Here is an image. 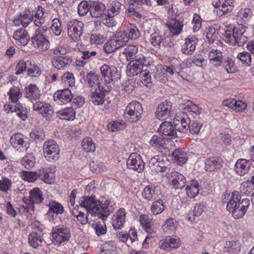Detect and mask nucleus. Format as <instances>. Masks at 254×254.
Instances as JSON below:
<instances>
[{
  "label": "nucleus",
  "instance_id": "f257e3e1",
  "mask_svg": "<svg viewBox=\"0 0 254 254\" xmlns=\"http://www.w3.org/2000/svg\"><path fill=\"white\" fill-rule=\"evenodd\" d=\"M79 204L81 207L85 208L87 211V215L85 216L84 213L82 212L76 217L82 225H85L88 222V213L92 215H97L102 220L105 221L111 212L109 203H101L94 195H84L81 197L79 199Z\"/></svg>",
  "mask_w": 254,
  "mask_h": 254
},
{
  "label": "nucleus",
  "instance_id": "f03ea898",
  "mask_svg": "<svg viewBox=\"0 0 254 254\" xmlns=\"http://www.w3.org/2000/svg\"><path fill=\"white\" fill-rule=\"evenodd\" d=\"M247 29L248 27L243 24H238L233 28L232 31H226L224 34L225 41L232 46H243L250 36Z\"/></svg>",
  "mask_w": 254,
  "mask_h": 254
},
{
  "label": "nucleus",
  "instance_id": "7ed1b4c3",
  "mask_svg": "<svg viewBox=\"0 0 254 254\" xmlns=\"http://www.w3.org/2000/svg\"><path fill=\"white\" fill-rule=\"evenodd\" d=\"M241 195L238 201H233L232 203H230L228 210L231 212L233 216L235 219H238L243 217L247 211L250 204V200L248 198L241 199Z\"/></svg>",
  "mask_w": 254,
  "mask_h": 254
},
{
  "label": "nucleus",
  "instance_id": "20e7f679",
  "mask_svg": "<svg viewBox=\"0 0 254 254\" xmlns=\"http://www.w3.org/2000/svg\"><path fill=\"white\" fill-rule=\"evenodd\" d=\"M143 113L141 104L137 101L129 103L126 107L124 112V118L130 123L139 121Z\"/></svg>",
  "mask_w": 254,
  "mask_h": 254
},
{
  "label": "nucleus",
  "instance_id": "39448f33",
  "mask_svg": "<svg viewBox=\"0 0 254 254\" xmlns=\"http://www.w3.org/2000/svg\"><path fill=\"white\" fill-rule=\"evenodd\" d=\"M52 234V241L55 245H60L62 243L67 242L71 236L69 229L63 225L54 227Z\"/></svg>",
  "mask_w": 254,
  "mask_h": 254
},
{
  "label": "nucleus",
  "instance_id": "423d86ee",
  "mask_svg": "<svg viewBox=\"0 0 254 254\" xmlns=\"http://www.w3.org/2000/svg\"><path fill=\"white\" fill-rule=\"evenodd\" d=\"M43 151L44 156L48 161L54 162L59 159L60 149L54 140H50L44 143Z\"/></svg>",
  "mask_w": 254,
  "mask_h": 254
},
{
  "label": "nucleus",
  "instance_id": "0eeeda50",
  "mask_svg": "<svg viewBox=\"0 0 254 254\" xmlns=\"http://www.w3.org/2000/svg\"><path fill=\"white\" fill-rule=\"evenodd\" d=\"M84 24L82 21L73 19L67 25L68 36L74 42L80 40L83 32Z\"/></svg>",
  "mask_w": 254,
  "mask_h": 254
},
{
  "label": "nucleus",
  "instance_id": "6e6552de",
  "mask_svg": "<svg viewBox=\"0 0 254 254\" xmlns=\"http://www.w3.org/2000/svg\"><path fill=\"white\" fill-rule=\"evenodd\" d=\"M100 71L104 82L107 85L120 78V73L115 66L103 64L100 67Z\"/></svg>",
  "mask_w": 254,
  "mask_h": 254
},
{
  "label": "nucleus",
  "instance_id": "1a4fd4ad",
  "mask_svg": "<svg viewBox=\"0 0 254 254\" xmlns=\"http://www.w3.org/2000/svg\"><path fill=\"white\" fill-rule=\"evenodd\" d=\"M169 162L166 156L156 155L152 157L149 162V166L152 170L158 172H165L168 170Z\"/></svg>",
  "mask_w": 254,
  "mask_h": 254
},
{
  "label": "nucleus",
  "instance_id": "9d476101",
  "mask_svg": "<svg viewBox=\"0 0 254 254\" xmlns=\"http://www.w3.org/2000/svg\"><path fill=\"white\" fill-rule=\"evenodd\" d=\"M32 44L33 47L40 51L47 50L49 48L50 42L45 38L40 30H36L31 38Z\"/></svg>",
  "mask_w": 254,
  "mask_h": 254
},
{
  "label": "nucleus",
  "instance_id": "9b49d317",
  "mask_svg": "<svg viewBox=\"0 0 254 254\" xmlns=\"http://www.w3.org/2000/svg\"><path fill=\"white\" fill-rule=\"evenodd\" d=\"M42 191L38 188H35L29 192V201L30 204L26 206H23L24 211L27 213H29L31 210H33L34 208L33 204H40L41 203L44 197Z\"/></svg>",
  "mask_w": 254,
  "mask_h": 254
},
{
  "label": "nucleus",
  "instance_id": "f8f14e48",
  "mask_svg": "<svg viewBox=\"0 0 254 254\" xmlns=\"http://www.w3.org/2000/svg\"><path fill=\"white\" fill-rule=\"evenodd\" d=\"M128 169L141 172L144 169V163L140 155L137 153H131L127 161Z\"/></svg>",
  "mask_w": 254,
  "mask_h": 254
},
{
  "label": "nucleus",
  "instance_id": "ddd939ff",
  "mask_svg": "<svg viewBox=\"0 0 254 254\" xmlns=\"http://www.w3.org/2000/svg\"><path fill=\"white\" fill-rule=\"evenodd\" d=\"M173 123L176 131L185 133L189 129L190 120L187 114L183 113L182 115L174 118Z\"/></svg>",
  "mask_w": 254,
  "mask_h": 254
},
{
  "label": "nucleus",
  "instance_id": "4468645a",
  "mask_svg": "<svg viewBox=\"0 0 254 254\" xmlns=\"http://www.w3.org/2000/svg\"><path fill=\"white\" fill-rule=\"evenodd\" d=\"M204 163V169L206 172H217L222 168L223 161L219 157L213 156L205 159Z\"/></svg>",
  "mask_w": 254,
  "mask_h": 254
},
{
  "label": "nucleus",
  "instance_id": "2eb2a0df",
  "mask_svg": "<svg viewBox=\"0 0 254 254\" xmlns=\"http://www.w3.org/2000/svg\"><path fill=\"white\" fill-rule=\"evenodd\" d=\"M167 178L169 179L170 184L175 189H182L186 184L185 176L178 172H172L168 173Z\"/></svg>",
  "mask_w": 254,
  "mask_h": 254
},
{
  "label": "nucleus",
  "instance_id": "dca6fc26",
  "mask_svg": "<svg viewBox=\"0 0 254 254\" xmlns=\"http://www.w3.org/2000/svg\"><path fill=\"white\" fill-rule=\"evenodd\" d=\"M73 94L68 88L57 90L54 94V101L59 105L70 103Z\"/></svg>",
  "mask_w": 254,
  "mask_h": 254
},
{
  "label": "nucleus",
  "instance_id": "f3484780",
  "mask_svg": "<svg viewBox=\"0 0 254 254\" xmlns=\"http://www.w3.org/2000/svg\"><path fill=\"white\" fill-rule=\"evenodd\" d=\"M73 59L69 55L55 56L51 59L52 65L58 70H64L72 62Z\"/></svg>",
  "mask_w": 254,
  "mask_h": 254
},
{
  "label": "nucleus",
  "instance_id": "a211bd4d",
  "mask_svg": "<svg viewBox=\"0 0 254 254\" xmlns=\"http://www.w3.org/2000/svg\"><path fill=\"white\" fill-rule=\"evenodd\" d=\"M161 190L157 186H148L142 191V196L147 201L157 199L161 194Z\"/></svg>",
  "mask_w": 254,
  "mask_h": 254
},
{
  "label": "nucleus",
  "instance_id": "6ab92c4d",
  "mask_svg": "<svg viewBox=\"0 0 254 254\" xmlns=\"http://www.w3.org/2000/svg\"><path fill=\"white\" fill-rule=\"evenodd\" d=\"M127 211L124 208L118 210L114 214L112 218V225L116 230L121 229L126 222Z\"/></svg>",
  "mask_w": 254,
  "mask_h": 254
},
{
  "label": "nucleus",
  "instance_id": "aec40b11",
  "mask_svg": "<svg viewBox=\"0 0 254 254\" xmlns=\"http://www.w3.org/2000/svg\"><path fill=\"white\" fill-rule=\"evenodd\" d=\"M110 90V87L106 85L105 87L90 90L91 92V101L95 105H99L102 104L105 101V92Z\"/></svg>",
  "mask_w": 254,
  "mask_h": 254
},
{
  "label": "nucleus",
  "instance_id": "412c9836",
  "mask_svg": "<svg viewBox=\"0 0 254 254\" xmlns=\"http://www.w3.org/2000/svg\"><path fill=\"white\" fill-rule=\"evenodd\" d=\"M172 105L170 102L165 101L158 106L156 111V116L159 120H166L171 114Z\"/></svg>",
  "mask_w": 254,
  "mask_h": 254
},
{
  "label": "nucleus",
  "instance_id": "4be33fe9",
  "mask_svg": "<svg viewBox=\"0 0 254 254\" xmlns=\"http://www.w3.org/2000/svg\"><path fill=\"white\" fill-rule=\"evenodd\" d=\"M49 207V210L47 213L48 219L50 221H53L55 219L54 214H62L64 211V207L59 202L55 200H51L47 205Z\"/></svg>",
  "mask_w": 254,
  "mask_h": 254
},
{
  "label": "nucleus",
  "instance_id": "5701e85b",
  "mask_svg": "<svg viewBox=\"0 0 254 254\" xmlns=\"http://www.w3.org/2000/svg\"><path fill=\"white\" fill-rule=\"evenodd\" d=\"M139 221L142 228L148 234L152 235L155 234L157 229L155 226L154 222L147 214H141L139 217Z\"/></svg>",
  "mask_w": 254,
  "mask_h": 254
},
{
  "label": "nucleus",
  "instance_id": "b1692460",
  "mask_svg": "<svg viewBox=\"0 0 254 254\" xmlns=\"http://www.w3.org/2000/svg\"><path fill=\"white\" fill-rule=\"evenodd\" d=\"M179 239L178 238L167 236L165 239L160 240L158 244V247L166 251H170L172 249L179 247Z\"/></svg>",
  "mask_w": 254,
  "mask_h": 254
},
{
  "label": "nucleus",
  "instance_id": "393cba45",
  "mask_svg": "<svg viewBox=\"0 0 254 254\" xmlns=\"http://www.w3.org/2000/svg\"><path fill=\"white\" fill-rule=\"evenodd\" d=\"M10 143L14 148H23L25 150L29 147L28 141L25 140L24 135L21 133L12 134L10 139Z\"/></svg>",
  "mask_w": 254,
  "mask_h": 254
},
{
  "label": "nucleus",
  "instance_id": "a878e982",
  "mask_svg": "<svg viewBox=\"0 0 254 254\" xmlns=\"http://www.w3.org/2000/svg\"><path fill=\"white\" fill-rule=\"evenodd\" d=\"M158 131L162 135L170 137L177 136V132L174 125L171 122L165 121L163 122L158 128Z\"/></svg>",
  "mask_w": 254,
  "mask_h": 254
},
{
  "label": "nucleus",
  "instance_id": "bb28decb",
  "mask_svg": "<svg viewBox=\"0 0 254 254\" xmlns=\"http://www.w3.org/2000/svg\"><path fill=\"white\" fill-rule=\"evenodd\" d=\"M13 37L16 43L22 46L26 45L30 40V36L27 31L23 28L16 30L14 32Z\"/></svg>",
  "mask_w": 254,
  "mask_h": 254
},
{
  "label": "nucleus",
  "instance_id": "cd10ccee",
  "mask_svg": "<svg viewBox=\"0 0 254 254\" xmlns=\"http://www.w3.org/2000/svg\"><path fill=\"white\" fill-rule=\"evenodd\" d=\"M197 39L194 37H189L185 39V43L182 48V52L186 55H191L196 48Z\"/></svg>",
  "mask_w": 254,
  "mask_h": 254
},
{
  "label": "nucleus",
  "instance_id": "c85d7f7f",
  "mask_svg": "<svg viewBox=\"0 0 254 254\" xmlns=\"http://www.w3.org/2000/svg\"><path fill=\"white\" fill-rule=\"evenodd\" d=\"M88 85L91 88L90 90H94L103 87L100 81V77L95 73L88 72L86 76Z\"/></svg>",
  "mask_w": 254,
  "mask_h": 254
},
{
  "label": "nucleus",
  "instance_id": "c756f323",
  "mask_svg": "<svg viewBox=\"0 0 254 254\" xmlns=\"http://www.w3.org/2000/svg\"><path fill=\"white\" fill-rule=\"evenodd\" d=\"M166 25L170 32L174 35H177L180 34L184 26L182 18L174 19L172 20L171 21L167 22Z\"/></svg>",
  "mask_w": 254,
  "mask_h": 254
},
{
  "label": "nucleus",
  "instance_id": "7c9ffc66",
  "mask_svg": "<svg viewBox=\"0 0 254 254\" xmlns=\"http://www.w3.org/2000/svg\"><path fill=\"white\" fill-rule=\"evenodd\" d=\"M106 10L105 5L100 2H92L90 4V13L93 17H100Z\"/></svg>",
  "mask_w": 254,
  "mask_h": 254
},
{
  "label": "nucleus",
  "instance_id": "2f4dec72",
  "mask_svg": "<svg viewBox=\"0 0 254 254\" xmlns=\"http://www.w3.org/2000/svg\"><path fill=\"white\" fill-rule=\"evenodd\" d=\"M38 179L47 184H51L54 182V174L50 167H46L39 170L38 172Z\"/></svg>",
  "mask_w": 254,
  "mask_h": 254
},
{
  "label": "nucleus",
  "instance_id": "473e14b6",
  "mask_svg": "<svg viewBox=\"0 0 254 254\" xmlns=\"http://www.w3.org/2000/svg\"><path fill=\"white\" fill-rule=\"evenodd\" d=\"M143 69V66L136 60L130 62L127 67V73L129 76H133L140 74Z\"/></svg>",
  "mask_w": 254,
  "mask_h": 254
},
{
  "label": "nucleus",
  "instance_id": "72a5a7b5",
  "mask_svg": "<svg viewBox=\"0 0 254 254\" xmlns=\"http://www.w3.org/2000/svg\"><path fill=\"white\" fill-rule=\"evenodd\" d=\"M236 172L240 176L245 175L250 168V160L245 159H239L235 164Z\"/></svg>",
  "mask_w": 254,
  "mask_h": 254
},
{
  "label": "nucleus",
  "instance_id": "f704fd0d",
  "mask_svg": "<svg viewBox=\"0 0 254 254\" xmlns=\"http://www.w3.org/2000/svg\"><path fill=\"white\" fill-rule=\"evenodd\" d=\"M30 136L36 143L44 140L46 137L43 128L39 126L33 127L30 133Z\"/></svg>",
  "mask_w": 254,
  "mask_h": 254
},
{
  "label": "nucleus",
  "instance_id": "c9c22d12",
  "mask_svg": "<svg viewBox=\"0 0 254 254\" xmlns=\"http://www.w3.org/2000/svg\"><path fill=\"white\" fill-rule=\"evenodd\" d=\"M186 190L188 196L190 198H194L199 191V185L195 180H191L187 185Z\"/></svg>",
  "mask_w": 254,
  "mask_h": 254
},
{
  "label": "nucleus",
  "instance_id": "e433bc0d",
  "mask_svg": "<svg viewBox=\"0 0 254 254\" xmlns=\"http://www.w3.org/2000/svg\"><path fill=\"white\" fill-rule=\"evenodd\" d=\"M210 63L215 66L221 65L222 62V54L218 50H212L208 55Z\"/></svg>",
  "mask_w": 254,
  "mask_h": 254
},
{
  "label": "nucleus",
  "instance_id": "4c0bfd02",
  "mask_svg": "<svg viewBox=\"0 0 254 254\" xmlns=\"http://www.w3.org/2000/svg\"><path fill=\"white\" fill-rule=\"evenodd\" d=\"M57 113L62 120L73 121L75 117V112L72 107L65 108Z\"/></svg>",
  "mask_w": 254,
  "mask_h": 254
},
{
  "label": "nucleus",
  "instance_id": "58836bf2",
  "mask_svg": "<svg viewBox=\"0 0 254 254\" xmlns=\"http://www.w3.org/2000/svg\"><path fill=\"white\" fill-rule=\"evenodd\" d=\"M21 23L23 27H26L33 20L34 11L31 9H26L23 13L19 14Z\"/></svg>",
  "mask_w": 254,
  "mask_h": 254
},
{
  "label": "nucleus",
  "instance_id": "ea45409f",
  "mask_svg": "<svg viewBox=\"0 0 254 254\" xmlns=\"http://www.w3.org/2000/svg\"><path fill=\"white\" fill-rule=\"evenodd\" d=\"M225 251L230 254H237L241 250V244L238 241L226 242L224 245Z\"/></svg>",
  "mask_w": 254,
  "mask_h": 254
},
{
  "label": "nucleus",
  "instance_id": "a19ab883",
  "mask_svg": "<svg viewBox=\"0 0 254 254\" xmlns=\"http://www.w3.org/2000/svg\"><path fill=\"white\" fill-rule=\"evenodd\" d=\"M26 97L31 100H37L40 97L41 94L39 88L36 85L31 84L25 88Z\"/></svg>",
  "mask_w": 254,
  "mask_h": 254
},
{
  "label": "nucleus",
  "instance_id": "79ce46f5",
  "mask_svg": "<svg viewBox=\"0 0 254 254\" xmlns=\"http://www.w3.org/2000/svg\"><path fill=\"white\" fill-rule=\"evenodd\" d=\"M112 38L114 39L117 46L120 48L126 45L128 41L127 33L125 31H120L117 32Z\"/></svg>",
  "mask_w": 254,
  "mask_h": 254
},
{
  "label": "nucleus",
  "instance_id": "37998d69",
  "mask_svg": "<svg viewBox=\"0 0 254 254\" xmlns=\"http://www.w3.org/2000/svg\"><path fill=\"white\" fill-rule=\"evenodd\" d=\"M124 8V6L118 1H112L109 6L108 15L114 17L120 13L121 10Z\"/></svg>",
  "mask_w": 254,
  "mask_h": 254
},
{
  "label": "nucleus",
  "instance_id": "c03bdc74",
  "mask_svg": "<svg viewBox=\"0 0 254 254\" xmlns=\"http://www.w3.org/2000/svg\"><path fill=\"white\" fill-rule=\"evenodd\" d=\"M172 156L175 161L180 165L185 164L188 159L187 153L181 148H177L173 152Z\"/></svg>",
  "mask_w": 254,
  "mask_h": 254
},
{
  "label": "nucleus",
  "instance_id": "a18cd8bd",
  "mask_svg": "<svg viewBox=\"0 0 254 254\" xmlns=\"http://www.w3.org/2000/svg\"><path fill=\"white\" fill-rule=\"evenodd\" d=\"M42 242V236L37 232H31L28 236L29 244L33 248H37L39 246L41 245Z\"/></svg>",
  "mask_w": 254,
  "mask_h": 254
},
{
  "label": "nucleus",
  "instance_id": "49530a36",
  "mask_svg": "<svg viewBox=\"0 0 254 254\" xmlns=\"http://www.w3.org/2000/svg\"><path fill=\"white\" fill-rule=\"evenodd\" d=\"M240 197V193L239 191H234L232 194L226 192L222 197V201L223 203L227 204V209H229L230 203H232L234 201H238Z\"/></svg>",
  "mask_w": 254,
  "mask_h": 254
},
{
  "label": "nucleus",
  "instance_id": "de8ad7c7",
  "mask_svg": "<svg viewBox=\"0 0 254 254\" xmlns=\"http://www.w3.org/2000/svg\"><path fill=\"white\" fill-rule=\"evenodd\" d=\"M165 209L163 201L161 199H158L154 201L151 206L150 211L153 215L161 214Z\"/></svg>",
  "mask_w": 254,
  "mask_h": 254
},
{
  "label": "nucleus",
  "instance_id": "09e8293b",
  "mask_svg": "<svg viewBox=\"0 0 254 254\" xmlns=\"http://www.w3.org/2000/svg\"><path fill=\"white\" fill-rule=\"evenodd\" d=\"M8 94L9 96V99L11 102L17 104L18 100L22 97V93L18 87H13L10 89Z\"/></svg>",
  "mask_w": 254,
  "mask_h": 254
},
{
  "label": "nucleus",
  "instance_id": "8fccbe9b",
  "mask_svg": "<svg viewBox=\"0 0 254 254\" xmlns=\"http://www.w3.org/2000/svg\"><path fill=\"white\" fill-rule=\"evenodd\" d=\"M20 163L25 168L29 170L35 165V157L33 154H29L22 158Z\"/></svg>",
  "mask_w": 254,
  "mask_h": 254
},
{
  "label": "nucleus",
  "instance_id": "3c124183",
  "mask_svg": "<svg viewBox=\"0 0 254 254\" xmlns=\"http://www.w3.org/2000/svg\"><path fill=\"white\" fill-rule=\"evenodd\" d=\"M127 32V36L128 40L131 39H137L140 36V32L138 30L135 24H130L128 27L127 30L125 31Z\"/></svg>",
  "mask_w": 254,
  "mask_h": 254
},
{
  "label": "nucleus",
  "instance_id": "603ef678",
  "mask_svg": "<svg viewBox=\"0 0 254 254\" xmlns=\"http://www.w3.org/2000/svg\"><path fill=\"white\" fill-rule=\"evenodd\" d=\"M21 177L23 180L28 182H33L38 179V172L22 171Z\"/></svg>",
  "mask_w": 254,
  "mask_h": 254
},
{
  "label": "nucleus",
  "instance_id": "864d4df0",
  "mask_svg": "<svg viewBox=\"0 0 254 254\" xmlns=\"http://www.w3.org/2000/svg\"><path fill=\"white\" fill-rule=\"evenodd\" d=\"M83 149L87 152H92L95 150V145L90 137L84 138L81 143Z\"/></svg>",
  "mask_w": 254,
  "mask_h": 254
},
{
  "label": "nucleus",
  "instance_id": "5fc2aeb1",
  "mask_svg": "<svg viewBox=\"0 0 254 254\" xmlns=\"http://www.w3.org/2000/svg\"><path fill=\"white\" fill-rule=\"evenodd\" d=\"M138 51V47L136 45H129L124 49L123 54L126 55L127 58L135 59L136 58V54Z\"/></svg>",
  "mask_w": 254,
  "mask_h": 254
},
{
  "label": "nucleus",
  "instance_id": "6e6d98bb",
  "mask_svg": "<svg viewBox=\"0 0 254 254\" xmlns=\"http://www.w3.org/2000/svg\"><path fill=\"white\" fill-rule=\"evenodd\" d=\"M237 59H239L245 66H250L252 63L251 54L247 52L239 53L237 55Z\"/></svg>",
  "mask_w": 254,
  "mask_h": 254
},
{
  "label": "nucleus",
  "instance_id": "4d7b16f0",
  "mask_svg": "<svg viewBox=\"0 0 254 254\" xmlns=\"http://www.w3.org/2000/svg\"><path fill=\"white\" fill-rule=\"evenodd\" d=\"M125 123L122 120L120 121H113L108 123L107 128L109 130L114 132L122 129L125 127Z\"/></svg>",
  "mask_w": 254,
  "mask_h": 254
},
{
  "label": "nucleus",
  "instance_id": "13d9d810",
  "mask_svg": "<svg viewBox=\"0 0 254 254\" xmlns=\"http://www.w3.org/2000/svg\"><path fill=\"white\" fill-rule=\"evenodd\" d=\"M162 229L164 232L167 234H172L176 230V226L173 218L167 219L162 226Z\"/></svg>",
  "mask_w": 254,
  "mask_h": 254
},
{
  "label": "nucleus",
  "instance_id": "bf43d9fd",
  "mask_svg": "<svg viewBox=\"0 0 254 254\" xmlns=\"http://www.w3.org/2000/svg\"><path fill=\"white\" fill-rule=\"evenodd\" d=\"M203 123L201 121H192L189 125V131L193 134H198L200 131L202 127Z\"/></svg>",
  "mask_w": 254,
  "mask_h": 254
},
{
  "label": "nucleus",
  "instance_id": "052dcab7",
  "mask_svg": "<svg viewBox=\"0 0 254 254\" xmlns=\"http://www.w3.org/2000/svg\"><path fill=\"white\" fill-rule=\"evenodd\" d=\"M221 63L228 73H234L237 70V67L235 65L234 62L229 58H227L226 60L222 62Z\"/></svg>",
  "mask_w": 254,
  "mask_h": 254
},
{
  "label": "nucleus",
  "instance_id": "680f3d73",
  "mask_svg": "<svg viewBox=\"0 0 254 254\" xmlns=\"http://www.w3.org/2000/svg\"><path fill=\"white\" fill-rule=\"evenodd\" d=\"M62 82L65 85L72 87L75 84V79L72 73L67 72L65 73L62 77Z\"/></svg>",
  "mask_w": 254,
  "mask_h": 254
},
{
  "label": "nucleus",
  "instance_id": "e2e57ef3",
  "mask_svg": "<svg viewBox=\"0 0 254 254\" xmlns=\"http://www.w3.org/2000/svg\"><path fill=\"white\" fill-rule=\"evenodd\" d=\"M163 36L159 33L154 32L150 35V42L154 47L161 48V43Z\"/></svg>",
  "mask_w": 254,
  "mask_h": 254
},
{
  "label": "nucleus",
  "instance_id": "0e129e2a",
  "mask_svg": "<svg viewBox=\"0 0 254 254\" xmlns=\"http://www.w3.org/2000/svg\"><path fill=\"white\" fill-rule=\"evenodd\" d=\"M183 105L185 106L184 109H189L190 112H191L195 113L196 115H199L202 111L201 108H198L196 105L193 104L191 101L187 100L185 101L183 103Z\"/></svg>",
  "mask_w": 254,
  "mask_h": 254
},
{
  "label": "nucleus",
  "instance_id": "69168bd1",
  "mask_svg": "<svg viewBox=\"0 0 254 254\" xmlns=\"http://www.w3.org/2000/svg\"><path fill=\"white\" fill-rule=\"evenodd\" d=\"M51 29L56 35L59 36L61 34L62 30V24L58 18H55L52 20Z\"/></svg>",
  "mask_w": 254,
  "mask_h": 254
},
{
  "label": "nucleus",
  "instance_id": "338daca9",
  "mask_svg": "<svg viewBox=\"0 0 254 254\" xmlns=\"http://www.w3.org/2000/svg\"><path fill=\"white\" fill-rule=\"evenodd\" d=\"M90 6L87 1L83 0L78 6V13L80 16H84L90 11Z\"/></svg>",
  "mask_w": 254,
  "mask_h": 254
},
{
  "label": "nucleus",
  "instance_id": "774afa93",
  "mask_svg": "<svg viewBox=\"0 0 254 254\" xmlns=\"http://www.w3.org/2000/svg\"><path fill=\"white\" fill-rule=\"evenodd\" d=\"M139 76L141 78L144 84H145L147 86H151V85H149L152 83L151 75L147 69H142V71L139 74Z\"/></svg>",
  "mask_w": 254,
  "mask_h": 254
}]
</instances>
